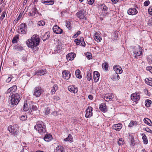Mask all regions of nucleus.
Instances as JSON below:
<instances>
[{"label":"nucleus","instance_id":"20e7f679","mask_svg":"<svg viewBox=\"0 0 152 152\" xmlns=\"http://www.w3.org/2000/svg\"><path fill=\"white\" fill-rule=\"evenodd\" d=\"M8 130L12 135L15 136L19 132L18 126L17 124H15L13 126L10 125L8 127Z\"/></svg>","mask_w":152,"mask_h":152},{"label":"nucleus","instance_id":"0e129e2a","mask_svg":"<svg viewBox=\"0 0 152 152\" xmlns=\"http://www.w3.org/2000/svg\"><path fill=\"white\" fill-rule=\"evenodd\" d=\"M21 60L23 62H26L27 60V57L26 56H23Z\"/></svg>","mask_w":152,"mask_h":152},{"label":"nucleus","instance_id":"864d4df0","mask_svg":"<svg viewBox=\"0 0 152 152\" xmlns=\"http://www.w3.org/2000/svg\"><path fill=\"white\" fill-rule=\"evenodd\" d=\"M38 25L39 26H43L45 25V23L43 21H40L38 23Z\"/></svg>","mask_w":152,"mask_h":152},{"label":"nucleus","instance_id":"f8f14e48","mask_svg":"<svg viewBox=\"0 0 152 152\" xmlns=\"http://www.w3.org/2000/svg\"><path fill=\"white\" fill-rule=\"evenodd\" d=\"M62 74L63 78L66 80H68L71 76L70 73L68 71H64L62 72Z\"/></svg>","mask_w":152,"mask_h":152},{"label":"nucleus","instance_id":"7c9ffc66","mask_svg":"<svg viewBox=\"0 0 152 152\" xmlns=\"http://www.w3.org/2000/svg\"><path fill=\"white\" fill-rule=\"evenodd\" d=\"M141 135L142 136V139L143 140L144 143L145 144H147L148 143V140L145 134L142 133Z\"/></svg>","mask_w":152,"mask_h":152},{"label":"nucleus","instance_id":"6e6552de","mask_svg":"<svg viewBox=\"0 0 152 152\" xmlns=\"http://www.w3.org/2000/svg\"><path fill=\"white\" fill-rule=\"evenodd\" d=\"M85 11L84 10H81L79 12H77L76 14V16L79 18L80 19H82L84 18L86 20V18H85L86 15L85 14Z\"/></svg>","mask_w":152,"mask_h":152},{"label":"nucleus","instance_id":"ddd939ff","mask_svg":"<svg viewBox=\"0 0 152 152\" xmlns=\"http://www.w3.org/2000/svg\"><path fill=\"white\" fill-rule=\"evenodd\" d=\"M113 69L115 72V73L118 74H121L123 72L121 68L119 65L114 66L113 67Z\"/></svg>","mask_w":152,"mask_h":152},{"label":"nucleus","instance_id":"4d7b16f0","mask_svg":"<svg viewBox=\"0 0 152 152\" xmlns=\"http://www.w3.org/2000/svg\"><path fill=\"white\" fill-rule=\"evenodd\" d=\"M152 81V78H146L145 79V83H146L149 82H150Z\"/></svg>","mask_w":152,"mask_h":152},{"label":"nucleus","instance_id":"a19ab883","mask_svg":"<svg viewBox=\"0 0 152 152\" xmlns=\"http://www.w3.org/2000/svg\"><path fill=\"white\" fill-rule=\"evenodd\" d=\"M118 143L119 145H123L124 143V142L123 138H120L118 140Z\"/></svg>","mask_w":152,"mask_h":152},{"label":"nucleus","instance_id":"338daca9","mask_svg":"<svg viewBox=\"0 0 152 152\" xmlns=\"http://www.w3.org/2000/svg\"><path fill=\"white\" fill-rule=\"evenodd\" d=\"M12 78V77L11 76L9 77L6 80V82L7 83H9L11 81Z\"/></svg>","mask_w":152,"mask_h":152},{"label":"nucleus","instance_id":"1a4fd4ad","mask_svg":"<svg viewBox=\"0 0 152 152\" xmlns=\"http://www.w3.org/2000/svg\"><path fill=\"white\" fill-rule=\"evenodd\" d=\"M92 109L93 108L90 107H88L86 110L85 117L86 118H89L92 116Z\"/></svg>","mask_w":152,"mask_h":152},{"label":"nucleus","instance_id":"8fccbe9b","mask_svg":"<svg viewBox=\"0 0 152 152\" xmlns=\"http://www.w3.org/2000/svg\"><path fill=\"white\" fill-rule=\"evenodd\" d=\"M6 14V12L5 11L3 12L2 13L0 17V19L2 20L4 19Z\"/></svg>","mask_w":152,"mask_h":152},{"label":"nucleus","instance_id":"5fc2aeb1","mask_svg":"<svg viewBox=\"0 0 152 152\" xmlns=\"http://www.w3.org/2000/svg\"><path fill=\"white\" fill-rule=\"evenodd\" d=\"M37 107L34 105H33L32 106L31 112L32 111L36 110H37Z\"/></svg>","mask_w":152,"mask_h":152},{"label":"nucleus","instance_id":"f704fd0d","mask_svg":"<svg viewBox=\"0 0 152 152\" xmlns=\"http://www.w3.org/2000/svg\"><path fill=\"white\" fill-rule=\"evenodd\" d=\"M92 75L91 73L89 72H87V78L88 80L90 81L92 79Z\"/></svg>","mask_w":152,"mask_h":152},{"label":"nucleus","instance_id":"6e6d98bb","mask_svg":"<svg viewBox=\"0 0 152 152\" xmlns=\"http://www.w3.org/2000/svg\"><path fill=\"white\" fill-rule=\"evenodd\" d=\"M27 118V116L26 115H22L20 119L22 121H24Z\"/></svg>","mask_w":152,"mask_h":152},{"label":"nucleus","instance_id":"58836bf2","mask_svg":"<svg viewBox=\"0 0 152 152\" xmlns=\"http://www.w3.org/2000/svg\"><path fill=\"white\" fill-rule=\"evenodd\" d=\"M19 38V35H17L14 37L12 39V42L13 43H17V39Z\"/></svg>","mask_w":152,"mask_h":152},{"label":"nucleus","instance_id":"bb28decb","mask_svg":"<svg viewBox=\"0 0 152 152\" xmlns=\"http://www.w3.org/2000/svg\"><path fill=\"white\" fill-rule=\"evenodd\" d=\"M64 149L63 146L59 145L56 148V152H64Z\"/></svg>","mask_w":152,"mask_h":152},{"label":"nucleus","instance_id":"ea45409f","mask_svg":"<svg viewBox=\"0 0 152 152\" xmlns=\"http://www.w3.org/2000/svg\"><path fill=\"white\" fill-rule=\"evenodd\" d=\"M147 61L150 64H152V55H149L147 57Z\"/></svg>","mask_w":152,"mask_h":152},{"label":"nucleus","instance_id":"a18cd8bd","mask_svg":"<svg viewBox=\"0 0 152 152\" xmlns=\"http://www.w3.org/2000/svg\"><path fill=\"white\" fill-rule=\"evenodd\" d=\"M66 26L68 29H70L71 28L70 26V23L69 21H67L66 22Z\"/></svg>","mask_w":152,"mask_h":152},{"label":"nucleus","instance_id":"c03bdc74","mask_svg":"<svg viewBox=\"0 0 152 152\" xmlns=\"http://www.w3.org/2000/svg\"><path fill=\"white\" fill-rule=\"evenodd\" d=\"M80 39H81L80 40V43L82 45L83 47H85L86 46V44L84 41V39L83 37H80Z\"/></svg>","mask_w":152,"mask_h":152},{"label":"nucleus","instance_id":"c85d7f7f","mask_svg":"<svg viewBox=\"0 0 152 152\" xmlns=\"http://www.w3.org/2000/svg\"><path fill=\"white\" fill-rule=\"evenodd\" d=\"M144 121L145 124L152 126V122L150 119L147 118H145L144 119Z\"/></svg>","mask_w":152,"mask_h":152},{"label":"nucleus","instance_id":"5701e85b","mask_svg":"<svg viewBox=\"0 0 152 152\" xmlns=\"http://www.w3.org/2000/svg\"><path fill=\"white\" fill-rule=\"evenodd\" d=\"M42 2L45 4L52 5L54 4V0H42Z\"/></svg>","mask_w":152,"mask_h":152},{"label":"nucleus","instance_id":"f03ea898","mask_svg":"<svg viewBox=\"0 0 152 152\" xmlns=\"http://www.w3.org/2000/svg\"><path fill=\"white\" fill-rule=\"evenodd\" d=\"M38 132L41 134H43L46 132V128L45 124L42 121H39L37 123L36 125L34 126Z\"/></svg>","mask_w":152,"mask_h":152},{"label":"nucleus","instance_id":"bf43d9fd","mask_svg":"<svg viewBox=\"0 0 152 152\" xmlns=\"http://www.w3.org/2000/svg\"><path fill=\"white\" fill-rule=\"evenodd\" d=\"M146 69L147 70L149 71V72L152 73V67L150 66L147 67Z\"/></svg>","mask_w":152,"mask_h":152},{"label":"nucleus","instance_id":"473e14b6","mask_svg":"<svg viewBox=\"0 0 152 152\" xmlns=\"http://www.w3.org/2000/svg\"><path fill=\"white\" fill-rule=\"evenodd\" d=\"M80 72L79 69H77L75 71V75L77 77L79 78H82V76L80 74Z\"/></svg>","mask_w":152,"mask_h":152},{"label":"nucleus","instance_id":"09e8293b","mask_svg":"<svg viewBox=\"0 0 152 152\" xmlns=\"http://www.w3.org/2000/svg\"><path fill=\"white\" fill-rule=\"evenodd\" d=\"M50 109L49 107H48L45 109V113L47 115L48 114L50 113Z\"/></svg>","mask_w":152,"mask_h":152},{"label":"nucleus","instance_id":"72a5a7b5","mask_svg":"<svg viewBox=\"0 0 152 152\" xmlns=\"http://www.w3.org/2000/svg\"><path fill=\"white\" fill-rule=\"evenodd\" d=\"M102 66L103 69H105V70H107L108 67V64L106 62L103 63L102 65Z\"/></svg>","mask_w":152,"mask_h":152},{"label":"nucleus","instance_id":"a878e982","mask_svg":"<svg viewBox=\"0 0 152 152\" xmlns=\"http://www.w3.org/2000/svg\"><path fill=\"white\" fill-rule=\"evenodd\" d=\"M44 140L47 142H48L52 139V137L50 134H46L44 137Z\"/></svg>","mask_w":152,"mask_h":152},{"label":"nucleus","instance_id":"cd10ccee","mask_svg":"<svg viewBox=\"0 0 152 152\" xmlns=\"http://www.w3.org/2000/svg\"><path fill=\"white\" fill-rule=\"evenodd\" d=\"M111 79L114 81H118L120 78L119 75L116 73L113 74L111 77Z\"/></svg>","mask_w":152,"mask_h":152},{"label":"nucleus","instance_id":"774afa93","mask_svg":"<svg viewBox=\"0 0 152 152\" xmlns=\"http://www.w3.org/2000/svg\"><path fill=\"white\" fill-rule=\"evenodd\" d=\"M53 99L56 100H58L60 99V98L58 96H55L53 97Z\"/></svg>","mask_w":152,"mask_h":152},{"label":"nucleus","instance_id":"2f4dec72","mask_svg":"<svg viewBox=\"0 0 152 152\" xmlns=\"http://www.w3.org/2000/svg\"><path fill=\"white\" fill-rule=\"evenodd\" d=\"M17 51H20L23 50V48L19 45L15 46L14 48Z\"/></svg>","mask_w":152,"mask_h":152},{"label":"nucleus","instance_id":"4c0bfd02","mask_svg":"<svg viewBox=\"0 0 152 152\" xmlns=\"http://www.w3.org/2000/svg\"><path fill=\"white\" fill-rule=\"evenodd\" d=\"M26 102L27 101H26V103H25L23 105V110L24 111H27L29 109V107H28V104L26 103Z\"/></svg>","mask_w":152,"mask_h":152},{"label":"nucleus","instance_id":"9d476101","mask_svg":"<svg viewBox=\"0 0 152 152\" xmlns=\"http://www.w3.org/2000/svg\"><path fill=\"white\" fill-rule=\"evenodd\" d=\"M131 97L132 101L136 102L140 100V96L139 93L136 92L132 94L131 95Z\"/></svg>","mask_w":152,"mask_h":152},{"label":"nucleus","instance_id":"2eb2a0df","mask_svg":"<svg viewBox=\"0 0 152 152\" xmlns=\"http://www.w3.org/2000/svg\"><path fill=\"white\" fill-rule=\"evenodd\" d=\"M114 97L113 95L112 94H109L105 95L104 97V99L106 101L108 102L111 100Z\"/></svg>","mask_w":152,"mask_h":152},{"label":"nucleus","instance_id":"423d86ee","mask_svg":"<svg viewBox=\"0 0 152 152\" xmlns=\"http://www.w3.org/2000/svg\"><path fill=\"white\" fill-rule=\"evenodd\" d=\"M134 53L135 55V57L137 58L138 56H140L142 53L141 48L139 46L134 47Z\"/></svg>","mask_w":152,"mask_h":152},{"label":"nucleus","instance_id":"603ef678","mask_svg":"<svg viewBox=\"0 0 152 152\" xmlns=\"http://www.w3.org/2000/svg\"><path fill=\"white\" fill-rule=\"evenodd\" d=\"M150 4V2L149 0L145 1L144 3V5L145 6H147Z\"/></svg>","mask_w":152,"mask_h":152},{"label":"nucleus","instance_id":"7ed1b4c3","mask_svg":"<svg viewBox=\"0 0 152 152\" xmlns=\"http://www.w3.org/2000/svg\"><path fill=\"white\" fill-rule=\"evenodd\" d=\"M11 105L13 107L17 105L20 99V95L18 93L14 94L10 96Z\"/></svg>","mask_w":152,"mask_h":152},{"label":"nucleus","instance_id":"69168bd1","mask_svg":"<svg viewBox=\"0 0 152 152\" xmlns=\"http://www.w3.org/2000/svg\"><path fill=\"white\" fill-rule=\"evenodd\" d=\"M88 4L90 5H92V4L94 2V0H87Z\"/></svg>","mask_w":152,"mask_h":152},{"label":"nucleus","instance_id":"f3484780","mask_svg":"<svg viewBox=\"0 0 152 152\" xmlns=\"http://www.w3.org/2000/svg\"><path fill=\"white\" fill-rule=\"evenodd\" d=\"M137 10L135 8L129 9L127 11L128 13L130 15H133L137 13Z\"/></svg>","mask_w":152,"mask_h":152},{"label":"nucleus","instance_id":"39448f33","mask_svg":"<svg viewBox=\"0 0 152 152\" xmlns=\"http://www.w3.org/2000/svg\"><path fill=\"white\" fill-rule=\"evenodd\" d=\"M18 32L19 34H26L27 31V25L24 23H22L18 27Z\"/></svg>","mask_w":152,"mask_h":152},{"label":"nucleus","instance_id":"6ab92c4d","mask_svg":"<svg viewBox=\"0 0 152 152\" xmlns=\"http://www.w3.org/2000/svg\"><path fill=\"white\" fill-rule=\"evenodd\" d=\"M68 90L73 93H76L78 91V88L74 86H69L68 87Z\"/></svg>","mask_w":152,"mask_h":152},{"label":"nucleus","instance_id":"de8ad7c7","mask_svg":"<svg viewBox=\"0 0 152 152\" xmlns=\"http://www.w3.org/2000/svg\"><path fill=\"white\" fill-rule=\"evenodd\" d=\"M101 9L102 10L107 11V7H106L104 4H102L101 5Z\"/></svg>","mask_w":152,"mask_h":152},{"label":"nucleus","instance_id":"dca6fc26","mask_svg":"<svg viewBox=\"0 0 152 152\" xmlns=\"http://www.w3.org/2000/svg\"><path fill=\"white\" fill-rule=\"evenodd\" d=\"M46 73L45 69H43L39 70L36 71L34 73L35 75H42L45 74Z\"/></svg>","mask_w":152,"mask_h":152},{"label":"nucleus","instance_id":"4be33fe9","mask_svg":"<svg viewBox=\"0 0 152 152\" xmlns=\"http://www.w3.org/2000/svg\"><path fill=\"white\" fill-rule=\"evenodd\" d=\"M99 109L102 112H104L107 111L106 105L104 103H102L99 105Z\"/></svg>","mask_w":152,"mask_h":152},{"label":"nucleus","instance_id":"c9c22d12","mask_svg":"<svg viewBox=\"0 0 152 152\" xmlns=\"http://www.w3.org/2000/svg\"><path fill=\"white\" fill-rule=\"evenodd\" d=\"M151 101L150 100L147 99L145 102V105L147 107H149L151 103Z\"/></svg>","mask_w":152,"mask_h":152},{"label":"nucleus","instance_id":"4468645a","mask_svg":"<svg viewBox=\"0 0 152 152\" xmlns=\"http://www.w3.org/2000/svg\"><path fill=\"white\" fill-rule=\"evenodd\" d=\"M38 12L35 6V5L34 7L32 9L31 11L28 13L29 16L33 17L34 16L35 14Z\"/></svg>","mask_w":152,"mask_h":152},{"label":"nucleus","instance_id":"9b49d317","mask_svg":"<svg viewBox=\"0 0 152 152\" xmlns=\"http://www.w3.org/2000/svg\"><path fill=\"white\" fill-rule=\"evenodd\" d=\"M53 29V32L56 34H61L63 32L62 30L56 25L54 26Z\"/></svg>","mask_w":152,"mask_h":152},{"label":"nucleus","instance_id":"37998d69","mask_svg":"<svg viewBox=\"0 0 152 152\" xmlns=\"http://www.w3.org/2000/svg\"><path fill=\"white\" fill-rule=\"evenodd\" d=\"M113 35L114 37L113 38V39L115 40L117 39L118 38V33L117 31H115L113 33Z\"/></svg>","mask_w":152,"mask_h":152},{"label":"nucleus","instance_id":"a211bd4d","mask_svg":"<svg viewBox=\"0 0 152 152\" xmlns=\"http://www.w3.org/2000/svg\"><path fill=\"white\" fill-rule=\"evenodd\" d=\"M122 124L119 123L114 125L113 126V129L117 131H119L122 128Z\"/></svg>","mask_w":152,"mask_h":152},{"label":"nucleus","instance_id":"0eeeda50","mask_svg":"<svg viewBox=\"0 0 152 152\" xmlns=\"http://www.w3.org/2000/svg\"><path fill=\"white\" fill-rule=\"evenodd\" d=\"M43 90L40 87H36L34 88V91L33 95L36 97H39L43 92Z\"/></svg>","mask_w":152,"mask_h":152},{"label":"nucleus","instance_id":"c756f323","mask_svg":"<svg viewBox=\"0 0 152 152\" xmlns=\"http://www.w3.org/2000/svg\"><path fill=\"white\" fill-rule=\"evenodd\" d=\"M58 86L56 84H55L53 86L52 89L51 91V93L52 94H54L56 91L58 90Z\"/></svg>","mask_w":152,"mask_h":152},{"label":"nucleus","instance_id":"e2e57ef3","mask_svg":"<svg viewBox=\"0 0 152 152\" xmlns=\"http://www.w3.org/2000/svg\"><path fill=\"white\" fill-rule=\"evenodd\" d=\"M81 33V32L80 31H77L76 34L74 35L73 37H77Z\"/></svg>","mask_w":152,"mask_h":152},{"label":"nucleus","instance_id":"e433bc0d","mask_svg":"<svg viewBox=\"0 0 152 152\" xmlns=\"http://www.w3.org/2000/svg\"><path fill=\"white\" fill-rule=\"evenodd\" d=\"M72 136L71 134H69L68 136V137L64 139V141H69L72 142Z\"/></svg>","mask_w":152,"mask_h":152},{"label":"nucleus","instance_id":"3c124183","mask_svg":"<svg viewBox=\"0 0 152 152\" xmlns=\"http://www.w3.org/2000/svg\"><path fill=\"white\" fill-rule=\"evenodd\" d=\"M134 140L133 137H131V144L130 145L132 146H134Z\"/></svg>","mask_w":152,"mask_h":152},{"label":"nucleus","instance_id":"052dcab7","mask_svg":"<svg viewBox=\"0 0 152 152\" xmlns=\"http://www.w3.org/2000/svg\"><path fill=\"white\" fill-rule=\"evenodd\" d=\"M81 39H80V40H79L78 39H75V42L76 44L77 45H79L80 44V40Z\"/></svg>","mask_w":152,"mask_h":152},{"label":"nucleus","instance_id":"680f3d73","mask_svg":"<svg viewBox=\"0 0 152 152\" xmlns=\"http://www.w3.org/2000/svg\"><path fill=\"white\" fill-rule=\"evenodd\" d=\"M86 56L89 59H91L92 58L91 54L89 53H87L86 54Z\"/></svg>","mask_w":152,"mask_h":152},{"label":"nucleus","instance_id":"b1692460","mask_svg":"<svg viewBox=\"0 0 152 152\" xmlns=\"http://www.w3.org/2000/svg\"><path fill=\"white\" fill-rule=\"evenodd\" d=\"M94 38L95 40L97 42H100L102 40V38L99 36V33L96 32L95 33Z\"/></svg>","mask_w":152,"mask_h":152},{"label":"nucleus","instance_id":"412c9836","mask_svg":"<svg viewBox=\"0 0 152 152\" xmlns=\"http://www.w3.org/2000/svg\"><path fill=\"white\" fill-rule=\"evenodd\" d=\"M94 79L95 82H97L99 79L100 75L98 72L94 71L93 73Z\"/></svg>","mask_w":152,"mask_h":152},{"label":"nucleus","instance_id":"f257e3e1","mask_svg":"<svg viewBox=\"0 0 152 152\" xmlns=\"http://www.w3.org/2000/svg\"><path fill=\"white\" fill-rule=\"evenodd\" d=\"M40 39L39 36L37 34L33 35L31 39H28L26 41L27 46L32 49L36 48L37 46L39 44Z\"/></svg>","mask_w":152,"mask_h":152},{"label":"nucleus","instance_id":"79ce46f5","mask_svg":"<svg viewBox=\"0 0 152 152\" xmlns=\"http://www.w3.org/2000/svg\"><path fill=\"white\" fill-rule=\"evenodd\" d=\"M137 123L136 121H131L129 124V126L130 127H132L134 126V125H137Z\"/></svg>","mask_w":152,"mask_h":152},{"label":"nucleus","instance_id":"aec40b11","mask_svg":"<svg viewBox=\"0 0 152 152\" xmlns=\"http://www.w3.org/2000/svg\"><path fill=\"white\" fill-rule=\"evenodd\" d=\"M76 55L74 53H70L66 55V58L67 60H72L75 57Z\"/></svg>","mask_w":152,"mask_h":152},{"label":"nucleus","instance_id":"13d9d810","mask_svg":"<svg viewBox=\"0 0 152 152\" xmlns=\"http://www.w3.org/2000/svg\"><path fill=\"white\" fill-rule=\"evenodd\" d=\"M149 14L152 16V6L150 7L148 9Z\"/></svg>","mask_w":152,"mask_h":152},{"label":"nucleus","instance_id":"49530a36","mask_svg":"<svg viewBox=\"0 0 152 152\" xmlns=\"http://www.w3.org/2000/svg\"><path fill=\"white\" fill-rule=\"evenodd\" d=\"M143 130L146 131L147 132L152 133V130L150 129L148 127L143 128Z\"/></svg>","mask_w":152,"mask_h":152},{"label":"nucleus","instance_id":"393cba45","mask_svg":"<svg viewBox=\"0 0 152 152\" xmlns=\"http://www.w3.org/2000/svg\"><path fill=\"white\" fill-rule=\"evenodd\" d=\"M17 89V88L16 86L14 85L8 89L7 91V93H9L11 92H15L16 91Z\"/></svg>","mask_w":152,"mask_h":152}]
</instances>
